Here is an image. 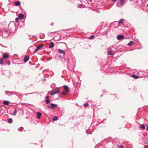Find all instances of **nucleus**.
<instances>
[{"mask_svg": "<svg viewBox=\"0 0 148 148\" xmlns=\"http://www.w3.org/2000/svg\"><path fill=\"white\" fill-rule=\"evenodd\" d=\"M133 42L132 41L129 42L128 44V45L129 46H131L132 45Z\"/></svg>", "mask_w": 148, "mask_h": 148, "instance_id": "23", "label": "nucleus"}, {"mask_svg": "<svg viewBox=\"0 0 148 148\" xmlns=\"http://www.w3.org/2000/svg\"><path fill=\"white\" fill-rule=\"evenodd\" d=\"M68 92V91H67H67L65 90L64 91H63L61 92V94L63 95H65Z\"/></svg>", "mask_w": 148, "mask_h": 148, "instance_id": "20", "label": "nucleus"}, {"mask_svg": "<svg viewBox=\"0 0 148 148\" xmlns=\"http://www.w3.org/2000/svg\"><path fill=\"white\" fill-rule=\"evenodd\" d=\"M4 32H3L2 36H3L5 34H7V35H8V34L9 33V30H8L7 29L5 28L4 29Z\"/></svg>", "mask_w": 148, "mask_h": 148, "instance_id": "5", "label": "nucleus"}, {"mask_svg": "<svg viewBox=\"0 0 148 148\" xmlns=\"http://www.w3.org/2000/svg\"><path fill=\"white\" fill-rule=\"evenodd\" d=\"M43 46V45L42 44H39L38 46H37L36 48L35 49L34 51V53H36L38 51L41 49L42 47Z\"/></svg>", "mask_w": 148, "mask_h": 148, "instance_id": "1", "label": "nucleus"}, {"mask_svg": "<svg viewBox=\"0 0 148 148\" xmlns=\"http://www.w3.org/2000/svg\"><path fill=\"white\" fill-rule=\"evenodd\" d=\"M116 6L118 7H122V6H121V4H120V3H119V2H117L116 4Z\"/></svg>", "mask_w": 148, "mask_h": 148, "instance_id": "22", "label": "nucleus"}, {"mask_svg": "<svg viewBox=\"0 0 148 148\" xmlns=\"http://www.w3.org/2000/svg\"><path fill=\"white\" fill-rule=\"evenodd\" d=\"M54 46V44L53 42H51L50 43L49 45V47L50 48H51L53 47Z\"/></svg>", "mask_w": 148, "mask_h": 148, "instance_id": "9", "label": "nucleus"}, {"mask_svg": "<svg viewBox=\"0 0 148 148\" xmlns=\"http://www.w3.org/2000/svg\"><path fill=\"white\" fill-rule=\"evenodd\" d=\"M147 129L148 130V126L147 127Z\"/></svg>", "mask_w": 148, "mask_h": 148, "instance_id": "37", "label": "nucleus"}, {"mask_svg": "<svg viewBox=\"0 0 148 148\" xmlns=\"http://www.w3.org/2000/svg\"><path fill=\"white\" fill-rule=\"evenodd\" d=\"M125 0H120V3L121 6L122 7L124 5Z\"/></svg>", "mask_w": 148, "mask_h": 148, "instance_id": "10", "label": "nucleus"}, {"mask_svg": "<svg viewBox=\"0 0 148 148\" xmlns=\"http://www.w3.org/2000/svg\"><path fill=\"white\" fill-rule=\"evenodd\" d=\"M116 0H113L112 1V2H114V1H116Z\"/></svg>", "mask_w": 148, "mask_h": 148, "instance_id": "36", "label": "nucleus"}, {"mask_svg": "<svg viewBox=\"0 0 148 148\" xmlns=\"http://www.w3.org/2000/svg\"><path fill=\"white\" fill-rule=\"evenodd\" d=\"M50 106L52 107H51L50 106H49L48 107H49L51 109H52L53 108L57 107L58 106V105L56 104L51 103V104Z\"/></svg>", "mask_w": 148, "mask_h": 148, "instance_id": "6", "label": "nucleus"}, {"mask_svg": "<svg viewBox=\"0 0 148 148\" xmlns=\"http://www.w3.org/2000/svg\"><path fill=\"white\" fill-rule=\"evenodd\" d=\"M108 54L109 55H112L114 54V51L111 50L110 47H109L108 49Z\"/></svg>", "mask_w": 148, "mask_h": 148, "instance_id": "2", "label": "nucleus"}, {"mask_svg": "<svg viewBox=\"0 0 148 148\" xmlns=\"http://www.w3.org/2000/svg\"><path fill=\"white\" fill-rule=\"evenodd\" d=\"M8 122L10 123H11L12 122V120L11 118H10L8 119Z\"/></svg>", "mask_w": 148, "mask_h": 148, "instance_id": "19", "label": "nucleus"}, {"mask_svg": "<svg viewBox=\"0 0 148 148\" xmlns=\"http://www.w3.org/2000/svg\"><path fill=\"white\" fill-rule=\"evenodd\" d=\"M94 38V36L93 35H92L90 37L89 39H93Z\"/></svg>", "mask_w": 148, "mask_h": 148, "instance_id": "29", "label": "nucleus"}, {"mask_svg": "<svg viewBox=\"0 0 148 148\" xmlns=\"http://www.w3.org/2000/svg\"><path fill=\"white\" fill-rule=\"evenodd\" d=\"M6 63L8 65H10V60H8L6 61Z\"/></svg>", "mask_w": 148, "mask_h": 148, "instance_id": "31", "label": "nucleus"}, {"mask_svg": "<svg viewBox=\"0 0 148 148\" xmlns=\"http://www.w3.org/2000/svg\"><path fill=\"white\" fill-rule=\"evenodd\" d=\"M145 126L143 124L140 125V126L139 127V128L140 129L144 130L145 129Z\"/></svg>", "mask_w": 148, "mask_h": 148, "instance_id": "13", "label": "nucleus"}, {"mask_svg": "<svg viewBox=\"0 0 148 148\" xmlns=\"http://www.w3.org/2000/svg\"><path fill=\"white\" fill-rule=\"evenodd\" d=\"M16 113H17V111L16 110H15L14 111V113L12 114V115H13V116H15L16 115Z\"/></svg>", "mask_w": 148, "mask_h": 148, "instance_id": "27", "label": "nucleus"}, {"mask_svg": "<svg viewBox=\"0 0 148 148\" xmlns=\"http://www.w3.org/2000/svg\"><path fill=\"white\" fill-rule=\"evenodd\" d=\"M142 73V72L141 71H139L138 73H137V74L138 75V76L136 75H132V77L133 78H135V79H137L139 77H140V75L139 74V73Z\"/></svg>", "mask_w": 148, "mask_h": 148, "instance_id": "3", "label": "nucleus"}, {"mask_svg": "<svg viewBox=\"0 0 148 148\" xmlns=\"http://www.w3.org/2000/svg\"><path fill=\"white\" fill-rule=\"evenodd\" d=\"M9 102L8 101H5L3 102V104L5 105H8L9 104Z\"/></svg>", "mask_w": 148, "mask_h": 148, "instance_id": "21", "label": "nucleus"}, {"mask_svg": "<svg viewBox=\"0 0 148 148\" xmlns=\"http://www.w3.org/2000/svg\"><path fill=\"white\" fill-rule=\"evenodd\" d=\"M50 102V100L49 99H46L45 101V103L47 104L48 103Z\"/></svg>", "mask_w": 148, "mask_h": 148, "instance_id": "26", "label": "nucleus"}, {"mask_svg": "<svg viewBox=\"0 0 148 148\" xmlns=\"http://www.w3.org/2000/svg\"><path fill=\"white\" fill-rule=\"evenodd\" d=\"M14 4L16 6H19L21 4V3L19 1H17L15 2Z\"/></svg>", "mask_w": 148, "mask_h": 148, "instance_id": "12", "label": "nucleus"}, {"mask_svg": "<svg viewBox=\"0 0 148 148\" xmlns=\"http://www.w3.org/2000/svg\"><path fill=\"white\" fill-rule=\"evenodd\" d=\"M124 38V36L123 35H118L117 36V38L118 40H120L123 39Z\"/></svg>", "mask_w": 148, "mask_h": 148, "instance_id": "7", "label": "nucleus"}, {"mask_svg": "<svg viewBox=\"0 0 148 148\" xmlns=\"http://www.w3.org/2000/svg\"><path fill=\"white\" fill-rule=\"evenodd\" d=\"M57 117L56 116H54V117L53 118L52 120L53 121H56L57 120Z\"/></svg>", "mask_w": 148, "mask_h": 148, "instance_id": "30", "label": "nucleus"}, {"mask_svg": "<svg viewBox=\"0 0 148 148\" xmlns=\"http://www.w3.org/2000/svg\"><path fill=\"white\" fill-rule=\"evenodd\" d=\"M78 8H81V5H79L78 6Z\"/></svg>", "mask_w": 148, "mask_h": 148, "instance_id": "35", "label": "nucleus"}, {"mask_svg": "<svg viewBox=\"0 0 148 148\" xmlns=\"http://www.w3.org/2000/svg\"><path fill=\"white\" fill-rule=\"evenodd\" d=\"M49 97L48 96H46V99H49Z\"/></svg>", "mask_w": 148, "mask_h": 148, "instance_id": "34", "label": "nucleus"}, {"mask_svg": "<svg viewBox=\"0 0 148 148\" xmlns=\"http://www.w3.org/2000/svg\"><path fill=\"white\" fill-rule=\"evenodd\" d=\"M18 18H16L15 19V21H16V22H17L18 21Z\"/></svg>", "mask_w": 148, "mask_h": 148, "instance_id": "33", "label": "nucleus"}, {"mask_svg": "<svg viewBox=\"0 0 148 148\" xmlns=\"http://www.w3.org/2000/svg\"><path fill=\"white\" fill-rule=\"evenodd\" d=\"M53 91L54 94L59 93L60 92V90L59 88H56Z\"/></svg>", "mask_w": 148, "mask_h": 148, "instance_id": "4", "label": "nucleus"}, {"mask_svg": "<svg viewBox=\"0 0 148 148\" xmlns=\"http://www.w3.org/2000/svg\"><path fill=\"white\" fill-rule=\"evenodd\" d=\"M88 105V103H85L84 105V106L85 107H86Z\"/></svg>", "mask_w": 148, "mask_h": 148, "instance_id": "32", "label": "nucleus"}, {"mask_svg": "<svg viewBox=\"0 0 148 148\" xmlns=\"http://www.w3.org/2000/svg\"><path fill=\"white\" fill-rule=\"evenodd\" d=\"M58 51L60 53H62L63 54H64L65 53V51L64 50H61L60 49H59L58 50Z\"/></svg>", "mask_w": 148, "mask_h": 148, "instance_id": "16", "label": "nucleus"}, {"mask_svg": "<svg viewBox=\"0 0 148 148\" xmlns=\"http://www.w3.org/2000/svg\"><path fill=\"white\" fill-rule=\"evenodd\" d=\"M123 23V19H120L118 25L119 26V25Z\"/></svg>", "mask_w": 148, "mask_h": 148, "instance_id": "18", "label": "nucleus"}, {"mask_svg": "<svg viewBox=\"0 0 148 148\" xmlns=\"http://www.w3.org/2000/svg\"><path fill=\"white\" fill-rule=\"evenodd\" d=\"M63 87L64 89L65 90H66V91L67 90V91H68L69 88L68 86L65 85V86H64Z\"/></svg>", "mask_w": 148, "mask_h": 148, "instance_id": "17", "label": "nucleus"}, {"mask_svg": "<svg viewBox=\"0 0 148 148\" xmlns=\"http://www.w3.org/2000/svg\"><path fill=\"white\" fill-rule=\"evenodd\" d=\"M18 17L21 19H23L24 17V15L23 14H20L18 15Z\"/></svg>", "mask_w": 148, "mask_h": 148, "instance_id": "15", "label": "nucleus"}, {"mask_svg": "<svg viewBox=\"0 0 148 148\" xmlns=\"http://www.w3.org/2000/svg\"><path fill=\"white\" fill-rule=\"evenodd\" d=\"M49 94L50 95H53L54 94V93H53V90H52V91H50L49 92Z\"/></svg>", "mask_w": 148, "mask_h": 148, "instance_id": "28", "label": "nucleus"}, {"mask_svg": "<svg viewBox=\"0 0 148 148\" xmlns=\"http://www.w3.org/2000/svg\"><path fill=\"white\" fill-rule=\"evenodd\" d=\"M29 59V57L28 56H26L24 57V61L25 62H27Z\"/></svg>", "mask_w": 148, "mask_h": 148, "instance_id": "8", "label": "nucleus"}, {"mask_svg": "<svg viewBox=\"0 0 148 148\" xmlns=\"http://www.w3.org/2000/svg\"><path fill=\"white\" fill-rule=\"evenodd\" d=\"M8 55L6 54H4L3 55V57L4 59H6L8 58Z\"/></svg>", "mask_w": 148, "mask_h": 148, "instance_id": "14", "label": "nucleus"}, {"mask_svg": "<svg viewBox=\"0 0 148 148\" xmlns=\"http://www.w3.org/2000/svg\"><path fill=\"white\" fill-rule=\"evenodd\" d=\"M37 115L38 116L37 119H39L40 118L42 114L40 112H38L37 113Z\"/></svg>", "mask_w": 148, "mask_h": 148, "instance_id": "11", "label": "nucleus"}, {"mask_svg": "<svg viewBox=\"0 0 148 148\" xmlns=\"http://www.w3.org/2000/svg\"><path fill=\"white\" fill-rule=\"evenodd\" d=\"M23 129V128L22 127H21L18 128V130L19 131H22Z\"/></svg>", "mask_w": 148, "mask_h": 148, "instance_id": "25", "label": "nucleus"}, {"mask_svg": "<svg viewBox=\"0 0 148 148\" xmlns=\"http://www.w3.org/2000/svg\"><path fill=\"white\" fill-rule=\"evenodd\" d=\"M4 59L3 58H1L0 59V64H3V60Z\"/></svg>", "mask_w": 148, "mask_h": 148, "instance_id": "24", "label": "nucleus"}]
</instances>
